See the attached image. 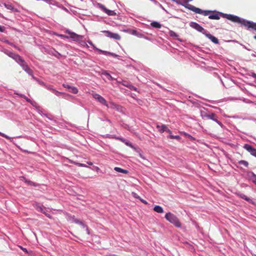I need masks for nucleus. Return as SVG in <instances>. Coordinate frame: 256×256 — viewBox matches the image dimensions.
I'll use <instances>...</instances> for the list:
<instances>
[{
    "label": "nucleus",
    "instance_id": "obj_1",
    "mask_svg": "<svg viewBox=\"0 0 256 256\" xmlns=\"http://www.w3.org/2000/svg\"><path fill=\"white\" fill-rule=\"evenodd\" d=\"M190 10L195 12L196 14H202L204 16H208V18L212 20H219L220 17L219 14L216 13H212L210 10H203L200 8H196L194 6L188 4V6H186Z\"/></svg>",
    "mask_w": 256,
    "mask_h": 256
},
{
    "label": "nucleus",
    "instance_id": "obj_2",
    "mask_svg": "<svg viewBox=\"0 0 256 256\" xmlns=\"http://www.w3.org/2000/svg\"><path fill=\"white\" fill-rule=\"evenodd\" d=\"M166 219L176 228H180L182 224L178 218L174 214L169 212L165 215Z\"/></svg>",
    "mask_w": 256,
    "mask_h": 256
},
{
    "label": "nucleus",
    "instance_id": "obj_3",
    "mask_svg": "<svg viewBox=\"0 0 256 256\" xmlns=\"http://www.w3.org/2000/svg\"><path fill=\"white\" fill-rule=\"evenodd\" d=\"M12 58L24 70L26 71L29 69L28 66L24 60L18 54H14Z\"/></svg>",
    "mask_w": 256,
    "mask_h": 256
},
{
    "label": "nucleus",
    "instance_id": "obj_4",
    "mask_svg": "<svg viewBox=\"0 0 256 256\" xmlns=\"http://www.w3.org/2000/svg\"><path fill=\"white\" fill-rule=\"evenodd\" d=\"M225 18L232 22L241 24L242 25H243V22L244 20H241L239 17L232 14H226Z\"/></svg>",
    "mask_w": 256,
    "mask_h": 256
},
{
    "label": "nucleus",
    "instance_id": "obj_5",
    "mask_svg": "<svg viewBox=\"0 0 256 256\" xmlns=\"http://www.w3.org/2000/svg\"><path fill=\"white\" fill-rule=\"evenodd\" d=\"M92 96L98 102L108 108V105L106 100L102 96L96 93L92 94Z\"/></svg>",
    "mask_w": 256,
    "mask_h": 256
},
{
    "label": "nucleus",
    "instance_id": "obj_6",
    "mask_svg": "<svg viewBox=\"0 0 256 256\" xmlns=\"http://www.w3.org/2000/svg\"><path fill=\"white\" fill-rule=\"evenodd\" d=\"M66 32L70 34V38L74 40V41L78 42L81 40L83 36L81 35H78L74 32H71L70 30H67Z\"/></svg>",
    "mask_w": 256,
    "mask_h": 256
},
{
    "label": "nucleus",
    "instance_id": "obj_7",
    "mask_svg": "<svg viewBox=\"0 0 256 256\" xmlns=\"http://www.w3.org/2000/svg\"><path fill=\"white\" fill-rule=\"evenodd\" d=\"M102 32L104 33L108 37L116 40H120V36L118 34L113 33L108 30H104Z\"/></svg>",
    "mask_w": 256,
    "mask_h": 256
},
{
    "label": "nucleus",
    "instance_id": "obj_8",
    "mask_svg": "<svg viewBox=\"0 0 256 256\" xmlns=\"http://www.w3.org/2000/svg\"><path fill=\"white\" fill-rule=\"evenodd\" d=\"M190 26L198 31L202 32L204 34H206V30L204 29L198 24L194 22H192L190 24Z\"/></svg>",
    "mask_w": 256,
    "mask_h": 256
},
{
    "label": "nucleus",
    "instance_id": "obj_9",
    "mask_svg": "<svg viewBox=\"0 0 256 256\" xmlns=\"http://www.w3.org/2000/svg\"><path fill=\"white\" fill-rule=\"evenodd\" d=\"M243 148L252 155L256 157V149L248 144H244Z\"/></svg>",
    "mask_w": 256,
    "mask_h": 256
},
{
    "label": "nucleus",
    "instance_id": "obj_10",
    "mask_svg": "<svg viewBox=\"0 0 256 256\" xmlns=\"http://www.w3.org/2000/svg\"><path fill=\"white\" fill-rule=\"evenodd\" d=\"M202 116L214 120L218 124H220V122L217 120L216 116L214 113L206 112L202 115Z\"/></svg>",
    "mask_w": 256,
    "mask_h": 256
},
{
    "label": "nucleus",
    "instance_id": "obj_11",
    "mask_svg": "<svg viewBox=\"0 0 256 256\" xmlns=\"http://www.w3.org/2000/svg\"><path fill=\"white\" fill-rule=\"evenodd\" d=\"M243 26L248 28H252V30H256V23L245 20L243 22Z\"/></svg>",
    "mask_w": 256,
    "mask_h": 256
},
{
    "label": "nucleus",
    "instance_id": "obj_12",
    "mask_svg": "<svg viewBox=\"0 0 256 256\" xmlns=\"http://www.w3.org/2000/svg\"><path fill=\"white\" fill-rule=\"evenodd\" d=\"M99 8L102 10L104 12L108 14V16H114L116 14V12L110 10H108L102 4H98Z\"/></svg>",
    "mask_w": 256,
    "mask_h": 256
},
{
    "label": "nucleus",
    "instance_id": "obj_13",
    "mask_svg": "<svg viewBox=\"0 0 256 256\" xmlns=\"http://www.w3.org/2000/svg\"><path fill=\"white\" fill-rule=\"evenodd\" d=\"M99 8L102 10L104 12L108 14V16H114L116 14V12L110 10H108L102 4H98Z\"/></svg>",
    "mask_w": 256,
    "mask_h": 256
},
{
    "label": "nucleus",
    "instance_id": "obj_14",
    "mask_svg": "<svg viewBox=\"0 0 256 256\" xmlns=\"http://www.w3.org/2000/svg\"><path fill=\"white\" fill-rule=\"evenodd\" d=\"M156 128H158V131L160 133H162L165 131H166L169 133H171V131L168 128L166 127V126H165L164 124H162V126L157 125Z\"/></svg>",
    "mask_w": 256,
    "mask_h": 256
},
{
    "label": "nucleus",
    "instance_id": "obj_15",
    "mask_svg": "<svg viewBox=\"0 0 256 256\" xmlns=\"http://www.w3.org/2000/svg\"><path fill=\"white\" fill-rule=\"evenodd\" d=\"M206 36L210 40L214 43L216 44H218V39L216 38L215 36H213L212 35L210 34H206Z\"/></svg>",
    "mask_w": 256,
    "mask_h": 256
},
{
    "label": "nucleus",
    "instance_id": "obj_16",
    "mask_svg": "<svg viewBox=\"0 0 256 256\" xmlns=\"http://www.w3.org/2000/svg\"><path fill=\"white\" fill-rule=\"evenodd\" d=\"M46 88L48 90H51L52 92H54L57 96H60L62 94V92H60L56 90V89L53 88L51 86H47Z\"/></svg>",
    "mask_w": 256,
    "mask_h": 256
},
{
    "label": "nucleus",
    "instance_id": "obj_17",
    "mask_svg": "<svg viewBox=\"0 0 256 256\" xmlns=\"http://www.w3.org/2000/svg\"><path fill=\"white\" fill-rule=\"evenodd\" d=\"M154 210L159 214H162L164 212V210L162 208L159 206H156L154 208Z\"/></svg>",
    "mask_w": 256,
    "mask_h": 256
},
{
    "label": "nucleus",
    "instance_id": "obj_18",
    "mask_svg": "<svg viewBox=\"0 0 256 256\" xmlns=\"http://www.w3.org/2000/svg\"><path fill=\"white\" fill-rule=\"evenodd\" d=\"M114 170L118 172H121L126 174H127L128 172L127 170L118 167H115L114 168Z\"/></svg>",
    "mask_w": 256,
    "mask_h": 256
},
{
    "label": "nucleus",
    "instance_id": "obj_19",
    "mask_svg": "<svg viewBox=\"0 0 256 256\" xmlns=\"http://www.w3.org/2000/svg\"><path fill=\"white\" fill-rule=\"evenodd\" d=\"M151 26L154 28H160L162 27V25L158 22H154L151 23Z\"/></svg>",
    "mask_w": 256,
    "mask_h": 256
},
{
    "label": "nucleus",
    "instance_id": "obj_20",
    "mask_svg": "<svg viewBox=\"0 0 256 256\" xmlns=\"http://www.w3.org/2000/svg\"><path fill=\"white\" fill-rule=\"evenodd\" d=\"M102 74L103 75L106 76V78H107L109 80H114V78H113L112 76H111L110 74H108L106 71H104V72L102 73Z\"/></svg>",
    "mask_w": 256,
    "mask_h": 256
},
{
    "label": "nucleus",
    "instance_id": "obj_21",
    "mask_svg": "<svg viewBox=\"0 0 256 256\" xmlns=\"http://www.w3.org/2000/svg\"><path fill=\"white\" fill-rule=\"evenodd\" d=\"M238 163L240 164H242V165L244 166L246 168H248V164H249L248 162L247 161L244 160H240V161L238 162Z\"/></svg>",
    "mask_w": 256,
    "mask_h": 256
},
{
    "label": "nucleus",
    "instance_id": "obj_22",
    "mask_svg": "<svg viewBox=\"0 0 256 256\" xmlns=\"http://www.w3.org/2000/svg\"><path fill=\"white\" fill-rule=\"evenodd\" d=\"M34 208H36V209L38 212H41V211H42V208H43L44 207V206H40V205H38V204H36L34 205Z\"/></svg>",
    "mask_w": 256,
    "mask_h": 256
},
{
    "label": "nucleus",
    "instance_id": "obj_23",
    "mask_svg": "<svg viewBox=\"0 0 256 256\" xmlns=\"http://www.w3.org/2000/svg\"><path fill=\"white\" fill-rule=\"evenodd\" d=\"M18 246L21 250H22L26 253L32 256L33 255V252L32 250L28 251L26 248L22 247V246Z\"/></svg>",
    "mask_w": 256,
    "mask_h": 256
},
{
    "label": "nucleus",
    "instance_id": "obj_24",
    "mask_svg": "<svg viewBox=\"0 0 256 256\" xmlns=\"http://www.w3.org/2000/svg\"><path fill=\"white\" fill-rule=\"evenodd\" d=\"M70 162L71 164H75L76 165V166H78L86 167V164H84L74 162H73V161H72L71 160H70Z\"/></svg>",
    "mask_w": 256,
    "mask_h": 256
},
{
    "label": "nucleus",
    "instance_id": "obj_25",
    "mask_svg": "<svg viewBox=\"0 0 256 256\" xmlns=\"http://www.w3.org/2000/svg\"><path fill=\"white\" fill-rule=\"evenodd\" d=\"M78 90L76 87L71 86V88H70V92L74 94H76L78 93Z\"/></svg>",
    "mask_w": 256,
    "mask_h": 256
},
{
    "label": "nucleus",
    "instance_id": "obj_26",
    "mask_svg": "<svg viewBox=\"0 0 256 256\" xmlns=\"http://www.w3.org/2000/svg\"><path fill=\"white\" fill-rule=\"evenodd\" d=\"M172 1H174L178 4H181L182 2H184L185 4H188V0H172Z\"/></svg>",
    "mask_w": 256,
    "mask_h": 256
},
{
    "label": "nucleus",
    "instance_id": "obj_27",
    "mask_svg": "<svg viewBox=\"0 0 256 256\" xmlns=\"http://www.w3.org/2000/svg\"><path fill=\"white\" fill-rule=\"evenodd\" d=\"M170 35L171 36H172V37H177V36H178V35L175 32H174L173 31H170Z\"/></svg>",
    "mask_w": 256,
    "mask_h": 256
},
{
    "label": "nucleus",
    "instance_id": "obj_28",
    "mask_svg": "<svg viewBox=\"0 0 256 256\" xmlns=\"http://www.w3.org/2000/svg\"><path fill=\"white\" fill-rule=\"evenodd\" d=\"M0 136L4 137V138H6L8 139V140H10L12 139L11 138L9 137L8 136L6 135L5 134L0 132Z\"/></svg>",
    "mask_w": 256,
    "mask_h": 256
},
{
    "label": "nucleus",
    "instance_id": "obj_29",
    "mask_svg": "<svg viewBox=\"0 0 256 256\" xmlns=\"http://www.w3.org/2000/svg\"><path fill=\"white\" fill-rule=\"evenodd\" d=\"M240 197L242 198L245 200H246L248 202L250 200V199L248 198L246 196H245L244 194H240Z\"/></svg>",
    "mask_w": 256,
    "mask_h": 256
},
{
    "label": "nucleus",
    "instance_id": "obj_30",
    "mask_svg": "<svg viewBox=\"0 0 256 256\" xmlns=\"http://www.w3.org/2000/svg\"><path fill=\"white\" fill-rule=\"evenodd\" d=\"M123 85L127 86V87H129L130 88V90H134L135 91L136 90V88L134 87V86H131V85H126V84H123Z\"/></svg>",
    "mask_w": 256,
    "mask_h": 256
},
{
    "label": "nucleus",
    "instance_id": "obj_31",
    "mask_svg": "<svg viewBox=\"0 0 256 256\" xmlns=\"http://www.w3.org/2000/svg\"><path fill=\"white\" fill-rule=\"evenodd\" d=\"M170 138L171 139H176V140H180V136H170Z\"/></svg>",
    "mask_w": 256,
    "mask_h": 256
},
{
    "label": "nucleus",
    "instance_id": "obj_32",
    "mask_svg": "<svg viewBox=\"0 0 256 256\" xmlns=\"http://www.w3.org/2000/svg\"><path fill=\"white\" fill-rule=\"evenodd\" d=\"M184 134L187 136L188 138L190 139V140H194V138L192 136H191L190 134L186 133V132H184Z\"/></svg>",
    "mask_w": 256,
    "mask_h": 256
},
{
    "label": "nucleus",
    "instance_id": "obj_33",
    "mask_svg": "<svg viewBox=\"0 0 256 256\" xmlns=\"http://www.w3.org/2000/svg\"><path fill=\"white\" fill-rule=\"evenodd\" d=\"M96 50L98 51H99L101 53H102V54H108V52H106V51H104V50H100L98 48H96Z\"/></svg>",
    "mask_w": 256,
    "mask_h": 256
},
{
    "label": "nucleus",
    "instance_id": "obj_34",
    "mask_svg": "<svg viewBox=\"0 0 256 256\" xmlns=\"http://www.w3.org/2000/svg\"><path fill=\"white\" fill-rule=\"evenodd\" d=\"M132 194L134 198L138 199H140V197L136 192H132Z\"/></svg>",
    "mask_w": 256,
    "mask_h": 256
},
{
    "label": "nucleus",
    "instance_id": "obj_35",
    "mask_svg": "<svg viewBox=\"0 0 256 256\" xmlns=\"http://www.w3.org/2000/svg\"><path fill=\"white\" fill-rule=\"evenodd\" d=\"M81 42H80V44L84 46H86V47L87 48H88V44H86V42H84V41H82V40H80Z\"/></svg>",
    "mask_w": 256,
    "mask_h": 256
},
{
    "label": "nucleus",
    "instance_id": "obj_36",
    "mask_svg": "<svg viewBox=\"0 0 256 256\" xmlns=\"http://www.w3.org/2000/svg\"><path fill=\"white\" fill-rule=\"evenodd\" d=\"M124 143H125V144H126V146H130V147H131V148H132V144H131L130 142H128V141H126H126H125Z\"/></svg>",
    "mask_w": 256,
    "mask_h": 256
},
{
    "label": "nucleus",
    "instance_id": "obj_37",
    "mask_svg": "<svg viewBox=\"0 0 256 256\" xmlns=\"http://www.w3.org/2000/svg\"><path fill=\"white\" fill-rule=\"evenodd\" d=\"M6 6L8 9H9V10H12L14 8L10 4H8V5Z\"/></svg>",
    "mask_w": 256,
    "mask_h": 256
},
{
    "label": "nucleus",
    "instance_id": "obj_38",
    "mask_svg": "<svg viewBox=\"0 0 256 256\" xmlns=\"http://www.w3.org/2000/svg\"><path fill=\"white\" fill-rule=\"evenodd\" d=\"M62 86L65 88H68V89H70L71 88V86L68 85V84H62Z\"/></svg>",
    "mask_w": 256,
    "mask_h": 256
},
{
    "label": "nucleus",
    "instance_id": "obj_39",
    "mask_svg": "<svg viewBox=\"0 0 256 256\" xmlns=\"http://www.w3.org/2000/svg\"><path fill=\"white\" fill-rule=\"evenodd\" d=\"M116 138V140H120L121 142H124L126 141V140L122 138Z\"/></svg>",
    "mask_w": 256,
    "mask_h": 256
},
{
    "label": "nucleus",
    "instance_id": "obj_40",
    "mask_svg": "<svg viewBox=\"0 0 256 256\" xmlns=\"http://www.w3.org/2000/svg\"><path fill=\"white\" fill-rule=\"evenodd\" d=\"M20 96L22 97V98H24L26 100L27 102H30V99H29V98H26L25 96H24L22 94H20Z\"/></svg>",
    "mask_w": 256,
    "mask_h": 256
},
{
    "label": "nucleus",
    "instance_id": "obj_41",
    "mask_svg": "<svg viewBox=\"0 0 256 256\" xmlns=\"http://www.w3.org/2000/svg\"><path fill=\"white\" fill-rule=\"evenodd\" d=\"M139 200H140V201H141L143 204H148V202H147L146 200H143V199L141 198H140V199H139Z\"/></svg>",
    "mask_w": 256,
    "mask_h": 256
},
{
    "label": "nucleus",
    "instance_id": "obj_42",
    "mask_svg": "<svg viewBox=\"0 0 256 256\" xmlns=\"http://www.w3.org/2000/svg\"><path fill=\"white\" fill-rule=\"evenodd\" d=\"M75 222L77 223H78L80 224H82L84 227L85 226L84 224H83V222L81 221H79L78 220H75Z\"/></svg>",
    "mask_w": 256,
    "mask_h": 256
},
{
    "label": "nucleus",
    "instance_id": "obj_43",
    "mask_svg": "<svg viewBox=\"0 0 256 256\" xmlns=\"http://www.w3.org/2000/svg\"><path fill=\"white\" fill-rule=\"evenodd\" d=\"M108 54L110 55V56H114V57H116V56H118V55H117V54H113V53H112V52H108Z\"/></svg>",
    "mask_w": 256,
    "mask_h": 256
},
{
    "label": "nucleus",
    "instance_id": "obj_44",
    "mask_svg": "<svg viewBox=\"0 0 256 256\" xmlns=\"http://www.w3.org/2000/svg\"><path fill=\"white\" fill-rule=\"evenodd\" d=\"M108 54L110 55V56H114V57H116V56H118V55H117V54H113V53H112V52H108Z\"/></svg>",
    "mask_w": 256,
    "mask_h": 256
},
{
    "label": "nucleus",
    "instance_id": "obj_45",
    "mask_svg": "<svg viewBox=\"0 0 256 256\" xmlns=\"http://www.w3.org/2000/svg\"><path fill=\"white\" fill-rule=\"evenodd\" d=\"M44 214L48 218H52V216L50 214H48L46 212V211L45 213H44Z\"/></svg>",
    "mask_w": 256,
    "mask_h": 256
},
{
    "label": "nucleus",
    "instance_id": "obj_46",
    "mask_svg": "<svg viewBox=\"0 0 256 256\" xmlns=\"http://www.w3.org/2000/svg\"><path fill=\"white\" fill-rule=\"evenodd\" d=\"M5 30V28L4 26H0V32H4Z\"/></svg>",
    "mask_w": 256,
    "mask_h": 256
},
{
    "label": "nucleus",
    "instance_id": "obj_47",
    "mask_svg": "<svg viewBox=\"0 0 256 256\" xmlns=\"http://www.w3.org/2000/svg\"><path fill=\"white\" fill-rule=\"evenodd\" d=\"M88 42L90 45H92V46L94 47V49H96V48H96L94 46V44H92V42L91 41H88Z\"/></svg>",
    "mask_w": 256,
    "mask_h": 256
},
{
    "label": "nucleus",
    "instance_id": "obj_48",
    "mask_svg": "<svg viewBox=\"0 0 256 256\" xmlns=\"http://www.w3.org/2000/svg\"><path fill=\"white\" fill-rule=\"evenodd\" d=\"M46 207H44H44L43 208H42V211H41V212H42V213L44 214V213H45V212H46Z\"/></svg>",
    "mask_w": 256,
    "mask_h": 256
},
{
    "label": "nucleus",
    "instance_id": "obj_49",
    "mask_svg": "<svg viewBox=\"0 0 256 256\" xmlns=\"http://www.w3.org/2000/svg\"><path fill=\"white\" fill-rule=\"evenodd\" d=\"M46 207H44H44L43 208H42V211H41V212H42V213L44 214V213H45V212H46Z\"/></svg>",
    "mask_w": 256,
    "mask_h": 256
},
{
    "label": "nucleus",
    "instance_id": "obj_50",
    "mask_svg": "<svg viewBox=\"0 0 256 256\" xmlns=\"http://www.w3.org/2000/svg\"><path fill=\"white\" fill-rule=\"evenodd\" d=\"M251 76L254 78H256V74L254 73V72H252L251 74Z\"/></svg>",
    "mask_w": 256,
    "mask_h": 256
},
{
    "label": "nucleus",
    "instance_id": "obj_51",
    "mask_svg": "<svg viewBox=\"0 0 256 256\" xmlns=\"http://www.w3.org/2000/svg\"><path fill=\"white\" fill-rule=\"evenodd\" d=\"M137 32L136 30H133L132 34L134 35H136Z\"/></svg>",
    "mask_w": 256,
    "mask_h": 256
},
{
    "label": "nucleus",
    "instance_id": "obj_52",
    "mask_svg": "<svg viewBox=\"0 0 256 256\" xmlns=\"http://www.w3.org/2000/svg\"><path fill=\"white\" fill-rule=\"evenodd\" d=\"M88 164L90 165V166H92L93 164V163L91 162H87Z\"/></svg>",
    "mask_w": 256,
    "mask_h": 256
},
{
    "label": "nucleus",
    "instance_id": "obj_53",
    "mask_svg": "<svg viewBox=\"0 0 256 256\" xmlns=\"http://www.w3.org/2000/svg\"><path fill=\"white\" fill-rule=\"evenodd\" d=\"M254 38L256 40V36H254Z\"/></svg>",
    "mask_w": 256,
    "mask_h": 256
},
{
    "label": "nucleus",
    "instance_id": "obj_54",
    "mask_svg": "<svg viewBox=\"0 0 256 256\" xmlns=\"http://www.w3.org/2000/svg\"><path fill=\"white\" fill-rule=\"evenodd\" d=\"M28 182L30 184L32 183V182Z\"/></svg>",
    "mask_w": 256,
    "mask_h": 256
}]
</instances>
